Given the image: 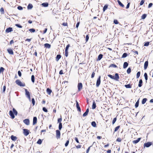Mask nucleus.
<instances>
[{
	"mask_svg": "<svg viewBox=\"0 0 153 153\" xmlns=\"http://www.w3.org/2000/svg\"><path fill=\"white\" fill-rule=\"evenodd\" d=\"M128 55V54L127 53H124L122 56V57L123 58H125Z\"/></svg>",
	"mask_w": 153,
	"mask_h": 153,
	"instance_id": "58836bf2",
	"label": "nucleus"
},
{
	"mask_svg": "<svg viewBox=\"0 0 153 153\" xmlns=\"http://www.w3.org/2000/svg\"><path fill=\"white\" fill-rule=\"evenodd\" d=\"M148 65V62L146 61L145 62L144 64V69L146 70L147 69Z\"/></svg>",
	"mask_w": 153,
	"mask_h": 153,
	"instance_id": "9b49d317",
	"label": "nucleus"
},
{
	"mask_svg": "<svg viewBox=\"0 0 153 153\" xmlns=\"http://www.w3.org/2000/svg\"><path fill=\"white\" fill-rule=\"evenodd\" d=\"M115 76H114V79H115L117 81H118L119 79V76L118 74L117 73H116L115 75Z\"/></svg>",
	"mask_w": 153,
	"mask_h": 153,
	"instance_id": "1a4fd4ad",
	"label": "nucleus"
},
{
	"mask_svg": "<svg viewBox=\"0 0 153 153\" xmlns=\"http://www.w3.org/2000/svg\"><path fill=\"white\" fill-rule=\"evenodd\" d=\"M102 54H100L98 57L97 59V61H100L102 57Z\"/></svg>",
	"mask_w": 153,
	"mask_h": 153,
	"instance_id": "f3484780",
	"label": "nucleus"
},
{
	"mask_svg": "<svg viewBox=\"0 0 153 153\" xmlns=\"http://www.w3.org/2000/svg\"><path fill=\"white\" fill-rule=\"evenodd\" d=\"M121 7H124V5L119 0H118L117 1Z\"/></svg>",
	"mask_w": 153,
	"mask_h": 153,
	"instance_id": "4be33fe9",
	"label": "nucleus"
},
{
	"mask_svg": "<svg viewBox=\"0 0 153 153\" xmlns=\"http://www.w3.org/2000/svg\"><path fill=\"white\" fill-rule=\"evenodd\" d=\"M23 122L25 124L27 125H28L30 124V121L29 119H25L23 120Z\"/></svg>",
	"mask_w": 153,
	"mask_h": 153,
	"instance_id": "0eeeda50",
	"label": "nucleus"
},
{
	"mask_svg": "<svg viewBox=\"0 0 153 153\" xmlns=\"http://www.w3.org/2000/svg\"><path fill=\"white\" fill-rule=\"evenodd\" d=\"M147 100V99L146 98H145L143 99L142 103V104H145L146 102V101Z\"/></svg>",
	"mask_w": 153,
	"mask_h": 153,
	"instance_id": "c756f323",
	"label": "nucleus"
},
{
	"mask_svg": "<svg viewBox=\"0 0 153 153\" xmlns=\"http://www.w3.org/2000/svg\"><path fill=\"white\" fill-rule=\"evenodd\" d=\"M15 25L17 27L20 28H22V26H21V25L18 24H16Z\"/></svg>",
	"mask_w": 153,
	"mask_h": 153,
	"instance_id": "8fccbe9b",
	"label": "nucleus"
},
{
	"mask_svg": "<svg viewBox=\"0 0 153 153\" xmlns=\"http://www.w3.org/2000/svg\"><path fill=\"white\" fill-rule=\"evenodd\" d=\"M116 140L117 141L120 142L122 140L120 138H118Z\"/></svg>",
	"mask_w": 153,
	"mask_h": 153,
	"instance_id": "e2e57ef3",
	"label": "nucleus"
},
{
	"mask_svg": "<svg viewBox=\"0 0 153 153\" xmlns=\"http://www.w3.org/2000/svg\"><path fill=\"white\" fill-rule=\"evenodd\" d=\"M120 127V126H117V127H116L114 129V132L116 131L119 129Z\"/></svg>",
	"mask_w": 153,
	"mask_h": 153,
	"instance_id": "09e8293b",
	"label": "nucleus"
},
{
	"mask_svg": "<svg viewBox=\"0 0 153 153\" xmlns=\"http://www.w3.org/2000/svg\"><path fill=\"white\" fill-rule=\"evenodd\" d=\"M69 143V140H68L66 141V143H65V146L66 147L68 145Z\"/></svg>",
	"mask_w": 153,
	"mask_h": 153,
	"instance_id": "5fc2aeb1",
	"label": "nucleus"
},
{
	"mask_svg": "<svg viewBox=\"0 0 153 153\" xmlns=\"http://www.w3.org/2000/svg\"><path fill=\"white\" fill-rule=\"evenodd\" d=\"M23 134L27 136L29 134V131L27 129H23Z\"/></svg>",
	"mask_w": 153,
	"mask_h": 153,
	"instance_id": "f03ea898",
	"label": "nucleus"
},
{
	"mask_svg": "<svg viewBox=\"0 0 153 153\" xmlns=\"http://www.w3.org/2000/svg\"><path fill=\"white\" fill-rule=\"evenodd\" d=\"M17 8L18 10H20L23 9L22 7L21 6H18L17 7Z\"/></svg>",
	"mask_w": 153,
	"mask_h": 153,
	"instance_id": "4d7b16f0",
	"label": "nucleus"
},
{
	"mask_svg": "<svg viewBox=\"0 0 153 153\" xmlns=\"http://www.w3.org/2000/svg\"><path fill=\"white\" fill-rule=\"evenodd\" d=\"M33 6L31 4H29L28 5L27 7L28 9H31L33 8Z\"/></svg>",
	"mask_w": 153,
	"mask_h": 153,
	"instance_id": "aec40b11",
	"label": "nucleus"
},
{
	"mask_svg": "<svg viewBox=\"0 0 153 153\" xmlns=\"http://www.w3.org/2000/svg\"><path fill=\"white\" fill-rule=\"evenodd\" d=\"M125 87L126 88H131V85L130 84L126 85H125Z\"/></svg>",
	"mask_w": 153,
	"mask_h": 153,
	"instance_id": "c85d7f7f",
	"label": "nucleus"
},
{
	"mask_svg": "<svg viewBox=\"0 0 153 153\" xmlns=\"http://www.w3.org/2000/svg\"><path fill=\"white\" fill-rule=\"evenodd\" d=\"M108 8V6L107 5H105V6H104V7H103V11H105L106 10V9L107 8Z\"/></svg>",
	"mask_w": 153,
	"mask_h": 153,
	"instance_id": "a18cd8bd",
	"label": "nucleus"
},
{
	"mask_svg": "<svg viewBox=\"0 0 153 153\" xmlns=\"http://www.w3.org/2000/svg\"><path fill=\"white\" fill-rule=\"evenodd\" d=\"M0 11L2 14L4 13V10L2 7H1L0 9Z\"/></svg>",
	"mask_w": 153,
	"mask_h": 153,
	"instance_id": "3c124183",
	"label": "nucleus"
},
{
	"mask_svg": "<svg viewBox=\"0 0 153 153\" xmlns=\"http://www.w3.org/2000/svg\"><path fill=\"white\" fill-rule=\"evenodd\" d=\"M108 76L112 79H114V76H113L109 74V75H108Z\"/></svg>",
	"mask_w": 153,
	"mask_h": 153,
	"instance_id": "49530a36",
	"label": "nucleus"
},
{
	"mask_svg": "<svg viewBox=\"0 0 153 153\" xmlns=\"http://www.w3.org/2000/svg\"><path fill=\"white\" fill-rule=\"evenodd\" d=\"M6 90V86L4 85L3 87V92H4Z\"/></svg>",
	"mask_w": 153,
	"mask_h": 153,
	"instance_id": "6e6d98bb",
	"label": "nucleus"
},
{
	"mask_svg": "<svg viewBox=\"0 0 153 153\" xmlns=\"http://www.w3.org/2000/svg\"><path fill=\"white\" fill-rule=\"evenodd\" d=\"M91 125L94 127H96V123L94 121H93L91 123Z\"/></svg>",
	"mask_w": 153,
	"mask_h": 153,
	"instance_id": "bb28decb",
	"label": "nucleus"
},
{
	"mask_svg": "<svg viewBox=\"0 0 153 153\" xmlns=\"http://www.w3.org/2000/svg\"><path fill=\"white\" fill-rule=\"evenodd\" d=\"M76 108L77 109V110L79 112H80L81 111V109L79 107V105L78 102L77 101H76Z\"/></svg>",
	"mask_w": 153,
	"mask_h": 153,
	"instance_id": "9d476101",
	"label": "nucleus"
},
{
	"mask_svg": "<svg viewBox=\"0 0 153 153\" xmlns=\"http://www.w3.org/2000/svg\"><path fill=\"white\" fill-rule=\"evenodd\" d=\"M146 16V14H144L142 16L141 18L142 19H145Z\"/></svg>",
	"mask_w": 153,
	"mask_h": 153,
	"instance_id": "79ce46f5",
	"label": "nucleus"
},
{
	"mask_svg": "<svg viewBox=\"0 0 153 153\" xmlns=\"http://www.w3.org/2000/svg\"><path fill=\"white\" fill-rule=\"evenodd\" d=\"M47 91L48 94H50L52 92V91L49 88H48L47 89Z\"/></svg>",
	"mask_w": 153,
	"mask_h": 153,
	"instance_id": "a878e982",
	"label": "nucleus"
},
{
	"mask_svg": "<svg viewBox=\"0 0 153 153\" xmlns=\"http://www.w3.org/2000/svg\"><path fill=\"white\" fill-rule=\"evenodd\" d=\"M144 2V0H142L140 2V5H142Z\"/></svg>",
	"mask_w": 153,
	"mask_h": 153,
	"instance_id": "bf43d9fd",
	"label": "nucleus"
},
{
	"mask_svg": "<svg viewBox=\"0 0 153 153\" xmlns=\"http://www.w3.org/2000/svg\"><path fill=\"white\" fill-rule=\"evenodd\" d=\"M15 82L17 84L20 86L23 87L25 86V84L22 83L19 80H16V81Z\"/></svg>",
	"mask_w": 153,
	"mask_h": 153,
	"instance_id": "f257e3e1",
	"label": "nucleus"
},
{
	"mask_svg": "<svg viewBox=\"0 0 153 153\" xmlns=\"http://www.w3.org/2000/svg\"><path fill=\"white\" fill-rule=\"evenodd\" d=\"M32 103L33 105H34L35 104V101L34 98H33L32 100Z\"/></svg>",
	"mask_w": 153,
	"mask_h": 153,
	"instance_id": "052dcab7",
	"label": "nucleus"
},
{
	"mask_svg": "<svg viewBox=\"0 0 153 153\" xmlns=\"http://www.w3.org/2000/svg\"><path fill=\"white\" fill-rule=\"evenodd\" d=\"M144 76L145 77V80L146 81L148 79V76L147 74L146 73H145L144 74Z\"/></svg>",
	"mask_w": 153,
	"mask_h": 153,
	"instance_id": "72a5a7b5",
	"label": "nucleus"
},
{
	"mask_svg": "<svg viewBox=\"0 0 153 153\" xmlns=\"http://www.w3.org/2000/svg\"><path fill=\"white\" fill-rule=\"evenodd\" d=\"M142 82H143L142 80L141 79H140L139 80V84H138V86L139 87H141L142 86Z\"/></svg>",
	"mask_w": 153,
	"mask_h": 153,
	"instance_id": "b1692460",
	"label": "nucleus"
},
{
	"mask_svg": "<svg viewBox=\"0 0 153 153\" xmlns=\"http://www.w3.org/2000/svg\"><path fill=\"white\" fill-rule=\"evenodd\" d=\"M111 67L115 68L117 67V65L114 64H111V65H110L109 67L110 68Z\"/></svg>",
	"mask_w": 153,
	"mask_h": 153,
	"instance_id": "7c9ffc66",
	"label": "nucleus"
},
{
	"mask_svg": "<svg viewBox=\"0 0 153 153\" xmlns=\"http://www.w3.org/2000/svg\"><path fill=\"white\" fill-rule=\"evenodd\" d=\"M56 137L57 139L59 138L60 136V132L59 130H56Z\"/></svg>",
	"mask_w": 153,
	"mask_h": 153,
	"instance_id": "20e7f679",
	"label": "nucleus"
},
{
	"mask_svg": "<svg viewBox=\"0 0 153 153\" xmlns=\"http://www.w3.org/2000/svg\"><path fill=\"white\" fill-rule=\"evenodd\" d=\"M18 74L19 76H22V74L20 71H18Z\"/></svg>",
	"mask_w": 153,
	"mask_h": 153,
	"instance_id": "338daca9",
	"label": "nucleus"
},
{
	"mask_svg": "<svg viewBox=\"0 0 153 153\" xmlns=\"http://www.w3.org/2000/svg\"><path fill=\"white\" fill-rule=\"evenodd\" d=\"M96 104L95 102H94L93 103V104H92V109H95L96 108Z\"/></svg>",
	"mask_w": 153,
	"mask_h": 153,
	"instance_id": "5701e85b",
	"label": "nucleus"
},
{
	"mask_svg": "<svg viewBox=\"0 0 153 153\" xmlns=\"http://www.w3.org/2000/svg\"><path fill=\"white\" fill-rule=\"evenodd\" d=\"M100 76L97 79L96 83V86L98 87L100 85Z\"/></svg>",
	"mask_w": 153,
	"mask_h": 153,
	"instance_id": "7ed1b4c3",
	"label": "nucleus"
},
{
	"mask_svg": "<svg viewBox=\"0 0 153 153\" xmlns=\"http://www.w3.org/2000/svg\"><path fill=\"white\" fill-rule=\"evenodd\" d=\"M62 120V116H60V118H59L58 119V123H61V122Z\"/></svg>",
	"mask_w": 153,
	"mask_h": 153,
	"instance_id": "c9c22d12",
	"label": "nucleus"
},
{
	"mask_svg": "<svg viewBox=\"0 0 153 153\" xmlns=\"http://www.w3.org/2000/svg\"><path fill=\"white\" fill-rule=\"evenodd\" d=\"M70 46V45L69 44H68L67 45L65 49V51H68V49Z\"/></svg>",
	"mask_w": 153,
	"mask_h": 153,
	"instance_id": "de8ad7c7",
	"label": "nucleus"
},
{
	"mask_svg": "<svg viewBox=\"0 0 153 153\" xmlns=\"http://www.w3.org/2000/svg\"><path fill=\"white\" fill-rule=\"evenodd\" d=\"M9 114L12 119H13L15 117L14 114L12 111H10L9 112Z\"/></svg>",
	"mask_w": 153,
	"mask_h": 153,
	"instance_id": "6e6552de",
	"label": "nucleus"
},
{
	"mask_svg": "<svg viewBox=\"0 0 153 153\" xmlns=\"http://www.w3.org/2000/svg\"><path fill=\"white\" fill-rule=\"evenodd\" d=\"M139 101L138 100L135 103V108H137L138 107V105H139Z\"/></svg>",
	"mask_w": 153,
	"mask_h": 153,
	"instance_id": "37998d69",
	"label": "nucleus"
},
{
	"mask_svg": "<svg viewBox=\"0 0 153 153\" xmlns=\"http://www.w3.org/2000/svg\"><path fill=\"white\" fill-rule=\"evenodd\" d=\"M82 85L81 83H79L78 85V90L79 91H80L82 88Z\"/></svg>",
	"mask_w": 153,
	"mask_h": 153,
	"instance_id": "423d86ee",
	"label": "nucleus"
},
{
	"mask_svg": "<svg viewBox=\"0 0 153 153\" xmlns=\"http://www.w3.org/2000/svg\"><path fill=\"white\" fill-rule=\"evenodd\" d=\"M25 95L27 97L30 96V92L27 91V89H25Z\"/></svg>",
	"mask_w": 153,
	"mask_h": 153,
	"instance_id": "dca6fc26",
	"label": "nucleus"
},
{
	"mask_svg": "<svg viewBox=\"0 0 153 153\" xmlns=\"http://www.w3.org/2000/svg\"><path fill=\"white\" fill-rule=\"evenodd\" d=\"M31 81H32V82L33 83H34V81H35V77H34V76L33 75H32L31 76Z\"/></svg>",
	"mask_w": 153,
	"mask_h": 153,
	"instance_id": "2f4dec72",
	"label": "nucleus"
},
{
	"mask_svg": "<svg viewBox=\"0 0 153 153\" xmlns=\"http://www.w3.org/2000/svg\"><path fill=\"white\" fill-rule=\"evenodd\" d=\"M131 68H128L127 70V73L128 74H129L131 72Z\"/></svg>",
	"mask_w": 153,
	"mask_h": 153,
	"instance_id": "c03bdc74",
	"label": "nucleus"
},
{
	"mask_svg": "<svg viewBox=\"0 0 153 153\" xmlns=\"http://www.w3.org/2000/svg\"><path fill=\"white\" fill-rule=\"evenodd\" d=\"M7 51L9 54L12 55L13 54V52L12 49H7Z\"/></svg>",
	"mask_w": 153,
	"mask_h": 153,
	"instance_id": "2eb2a0df",
	"label": "nucleus"
},
{
	"mask_svg": "<svg viewBox=\"0 0 153 153\" xmlns=\"http://www.w3.org/2000/svg\"><path fill=\"white\" fill-rule=\"evenodd\" d=\"M61 56L59 54H58L56 56V60L58 61L59 59L61 58Z\"/></svg>",
	"mask_w": 153,
	"mask_h": 153,
	"instance_id": "393cba45",
	"label": "nucleus"
},
{
	"mask_svg": "<svg viewBox=\"0 0 153 153\" xmlns=\"http://www.w3.org/2000/svg\"><path fill=\"white\" fill-rule=\"evenodd\" d=\"M4 70V68L2 67H1L0 68V73H3Z\"/></svg>",
	"mask_w": 153,
	"mask_h": 153,
	"instance_id": "a19ab883",
	"label": "nucleus"
},
{
	"mask_svg": "<svg viewBox=\"0 0 153 153\" xmlns=\"http://www.w3.org/2000/svg\"><path fill=\"white\" fill-rule=\"evenodd\" d=\"M11 140L13 141H15L17 139V137L15 136H13V135H12L11 136Z\"/></svg>",
	"mask_w": 153,
	"mask_h": 153,
	"instance_id": "412c9836",
	"label": "nucleus"
},
{
	"mask_svg": "<svg viewBox=\"0 0 153 153\" xmlns=\"http://www.w3.org/2000/svg\"><path fill=\"white\" fill-rule=\"evenodd\" d=\"M12 31V28L11 27H9L7 28L5 30V32L6 33H9Z\"/></svg>",
	"mask_w": 153,
	"mask_h": 153,
	"instance_id": "ddd939ff",
	"label": "nucleus"
},
{
	"mask_svg": "<svg viewBox=\"0 0 153 153\" xmlns=\"http://www.w3.org/2000/svg\"><path fill=\"white\" fill-rule=\"evenodd\" d=\"M149 42H146L145 43V44L144 45V46H148L149 45Z\"/></svg>",
	"mask_w": 153,
	"mask_h": 153,
	"instance_id": "13d9d810",
	"label": "nucleus"
},
{
	"mask_svg": "<svg viewBox=\"0 0 153 153\" xmlns=\"http://www.w3.org/2000/svg\"><path fill=\"white\" fill-rule=\"evenodd\" d=\"M43 110L45 112H47L48 110L45 107H43L42 108Z\"/></svg>",
	"mask_w": 153,
	"mask_h": 153,
	"instance_id": "864d4df0",
	"label": "nucleus"
},
{
	"mask_svg": "<svg viewBox=\"0 0 153 153\" xmlns=\"http://www.w3.org/2000/svg\"><path fill=\"white\" fill-rule=\"evenodd\" d=\"M141 138H139L137 139L133 140V143L134 144H136L140 140Z\"/></svg>",
	"mask_w": 153,
	"mask_h": 153,
	"instance_id": "4468645a",
	"label": "nucleus"
},
{
	"mask_svg": "<svg viewBox=\"0 0 153 153\" xmlns=\"http://www.w3.org/2000/svg\"><path fill=\"white\" fill-rule=\"evenodd\" d=\"M42 143V141L41 139H39L37 141V143L39 144H41Z\"/></svg>",
	"mask_w": 153,
	"mask_h": 153,
	"instance_id": "ea45409f",
	"label": "nucleus"
},
{
	"mask_svg": "<svg viewBox=\"0 0 153 153\" xmlns=\"http://www.w3.org/2000/svg\"><path fill=\"white\" fill-rule=\"evenodd\" d=\"M65 55L66 57L68 56V51H65Z\"/></svg>",
	"mask_w": 153,
	"mask_h": 153,
	"instance_id": "69168bd1",
	"label": "nucleus"
},
{
	"mask_svg": "<svg viewBox=\"0 0 153 153\" xmlns=\"http://www.w3.org/2000/svg\"><path fill=\"white\" fill-rule=\"evenodd\" d=\"M62 127V123H59V129L61 130Z\"/></svg>",
	"mask_w": 153,
	"mask_h": 153,
	"instance_id": "e433bc0d",
	"label": "nucleus"
},
{
	"mask_svg": "<svg viewBox=\"0 0 153 153\" xmlns=\"http://www.w3.org/2000/svg\"><path fill=\"white\" fill-rule=\"evenodd\" d=\"M41 5L44 7H47L48 6V4L47 3H42Z\"/></svg>",
	"mask_w": 153,
	"mask_h": 153,
	"instance_id": "cd10ccee",
	"label": "nucleus"
},
{
	"mask_svg": "<svg viewBox=\"0 0 153 153\" xmlns=\"http://www.w3.org/2000/svg\"><path fill=\"white\" fill-rule=\"evenodd\" d=\"M88 39H89V36L88 35H87L86 36V38H85L86 42H87L88 41Z\"/></svg>",
	"mask_w": 153,
	"mask_h": 153,
	"instance_id": "0e129e2a",
	"label": "nucleus"
},
{
	"mask_svg": "<svg viewBox=\"0 0 153 153\" xmlns=\"http://www.w3.org/2000/svg\"><path fill=\"white\" fill-rule=\"evenodd\" d=\"M95 73L94 72H93L91 75V77L93 78L95 75Z\"/></svg>",
	"mask_w": 153,
	"mask_h": 153,
	"instance_id": "774afa93",
	"label": "nucleus"
},
{
	"mask_svg": "<svg viewBox=\"0 0 153 153\" xmlns=\"http://www.w3.org/2000/svg\"><path fill=\"white\" fill-rule=\"evenodd\" d=\"M116 120H117L116 118H114V119L112 121L113 124H114L115 123V122H116Z\"/></svg>",
	"mask_w": 153,
	"mask_h": 153,
	"instance_id": "603ef678",
	"label": "nucleus"
},
{
	"mask_svg": "<svg viewBox=\"0 0 153 153\" xmlns=\"http://www.w3.org/2000/svg\"><path fill=\"white\" fill-rule=\"evenodd\" d=\"M128 65V63L126 62H124L123 65V68H126Z\"/></svg>",
	"mask_w": 153,
	"mask_h": 153,
	"instance_id": "a211bd4d",
	"label": "nucleus"
},
{
	"mask_svg": "<svg viewBox=\"0 0 153 153\" xmlns=\"http://www.w3.org/2000/svg\"><path fill=\"white\" fill-rule=\"evenodd\" d=\"M45 47L46 48H49L51 47V45L48 43H45L44 45Z\"/></svg>",
	"mask_w": 153,
	"mask_h": 153,
	"instance_id": "6ab92c4d",
	"label": "nucleus"
},
{
	"mask_svg": "<svg viewBox=\"0 0 153 153\" xmlns=\"http://www.w3.org/2000/svg\"><path fill=\"white\" fill-rule=\"evenodd\" d=\"M37 118L36 117H34L33 120V125H35L37 123Z\"/></svg>",
	"mask_w": 153,
	"mask_h": 153,
	"instance_id": "f8f14e48",
	"label": "nucleus"
},
{
	"mask_svg": "<svg viewBox=\"0 0 153 153\" xmlns=\"http://www.w3.org/2000/svg\"><path fill=\"white\" fill-rule=\"evenodd\" d=\"M152 144V143L151 142H148L146 143H145L144 144V146L146 147H149L151 146Z\"/></svg>",
	"mask_w": 153,
	"mask_h": 153,
	"instance_id": "39448f33",
	"label": "nucleus"
},
{
	"mask_svg": "<svg viewBox=\"0 0 153 153\" xmlns=\"http://www.w3.org/2000/svg\"><path fill=\"white\" fill-rule=\"evenodd\" d=\"M114 23L115 24H117L119 22L117 20H114Z\"/></svg>",
	"mask_w": 153,
	"mask_h": 153,
	"instance_id": "680f3d73",
	"label": "nucleus"
},
{
	"mask_svg": "<svg viewBox=\"0 0 153 153\" xmlns=\"http://www.w3.org/2000/svg\"><path fill=\"white\" fill-rule=\"evenodd\" d=\"M13 111L14 114L16 115H17V112L14 108L13 109Z\"/></svg>",
	"mask_w": 153,
	"mask_h": 153,
	"instance_id": "473e14b6",
	"label": "nucleus"
},
{
	"mask_svg": "<svg viewBox=\"0 0 153 153\" xmlns=\"http://www.w3.org/2000/svg\"><path fill=\"white\" fill-rule=\"evenodd\" d=\"M29 30L31 33L34 32L35 31V29L33 28L30 29Z\"/></svg>",
	"mask_w": 153,
	"mask_h": 153,
	"instance_id": "4c0bfd02",
	"label": "nucleus"
},
{
	"mask_svg": "<svg viewBox=\"0 0 153 153\" xmlns=\"http://www.w3.org/2000/svg\"><path fill=\"white\" fill-rule=\"evenodd\" d=\"M140 71L138 72L137 74V78H138L140 76Z\"/></svg>",
	"mask_w": 153,
	"mask_h": 153,
	"instance_id": "f704fd0d",
	"label": "nucleus"
}]
</instances>
